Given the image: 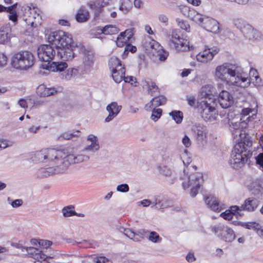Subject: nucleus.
Masks as SVG:
<instances>
[{
	"label": "nucleus",
	"mask_w": 263,
	"mask_h": 263,
	"mask_svg": "<svg viewBox=\"0 0 263 263\" xmlns=\"http://www.w3.org/2000/svg\"><path fill=\"white\" fill-rule=\"evenodd\" d=\"M214 78L229 85H240L248 78L241 65L236 62H225L218 65L215 69Z\"/></svg>",
	"instance_id": "obj_1"
},
{
	"label": "nucleus",
	"mask_w": 263,
	"mask_h": 263,
	"mask_svg": "<svg viewBox=\"0 0 263 263\" xmlns=\"http://www.w3.org/2000/svg\"><path fill=\"white\" fill-rule=\"evenodd\" d=\"M252 140L248 135L234 146L229 160L230 166L234 168H241L252 156Z\"/></svg>",
	"instance_id": "obj_2"
},
{
	"label": "nucleus",
	"mask_w": 263,
	"mask_h": 263,
	"mask_svg": "<svg viewBox=\"0 0 263 263\" xmlns=\"http://www.w3.org/2000/svg\"><path fill=\"white\" fill-rule=\"evenodd\" d=\"M89 159L88 155L82 154H77V156H69L67 159L53 162L54 166L39 169L35 175L37 178H44L54 174H62L65 172L70 165L86 162Z\"/></svg>",
	"instance_id": "obj_3"
},
{
	"label": "nucleus",
	"mask_w": 263,
	"mask_h": 263,
	"mask_svg": "<svg viewBox=\"0 0 263 263\" xmlns=\"http://www.w3.org/2000/svg\"><path fill=\"white\" fill-rule=\"evenodd\" d=\"M184 175L181 178L183 180L182 186L184 190L191 187L190 195L195 197L198 193L200 186L203 183L202 174L196 172L188 174L186 170L183 171Z\"/></svg>",
	"instance_id": "obj_4"
},
{
	"label": "nucleus",
	"mask_w": 263,
	"mask_h": 263,
	"mask_svg": "<svg viewBox=\"0 0 263 263\" xmlns=\"http://www.w3.org/2000/svg\"><path fill=\"white\" fill-rule=\"evenodd\" d=\"M69 156H77L66 149L56 150L55 149H47L36 152L34 154L35 160L43 162L45 160L52 162L67 159Z\"/></svg>",
	"instance_id": "obj_5"
},
{
	"label": "nucleus",
	"mask_w": 263,
	"mask_h": 263,
	"mask_svg": "<svg viewBox=\"0 0 263 263\" xmlns=\"http://www.w3.org/2000/svg\"><path fill=\"white\" fill-rule=\"evenodd\" d=\"M35 62V58L29 51H21L14 54L11 61L13 67L21 70H27L31 67Z\"/></svg>",
	"instance_id": "obj_6"
},
{
	"label": "nucleus",
	"mask_w": 263,
	"mask_h": 263,
	"mask_svg": "<svg viewBox=\"0 0 263 263\" xmlns=\"http://www.w3.org/2000/svg\"><path fill=\"white\" fill-rule=\"evenodd\" d=\"M170 47L177 52H185L190 50L189 41L185 39L179 29H173L168 39Z\"/></svg>",
	"instance_id": "obj_7"
},
{
	"label": "nucleus",
	"mask_w": 263,
	"mask_h": 263,
	"mask_svg": "<svg viewBox=\"0 0 263 263\" xmlns=\"http://www.w3.org/2000/svg\"><path fill=\"white\" fill-rule=\"evenodd\" d=\"M48 40L52 45L55 46L57 50L73 44L71 35L62 30L52 32L49 35Z\"/></svg>",
	"instance_id": "obj_8"
},
{
	"label": "nucleus",
	"mask_w": 263,
	"mask_h": 263,
	"mask_svg": "<svg viewBox=\"0 0 263 263\" xmlns=\"http://www.w3.org/2000/svg\"><path fill=\"white\" fill-rule=\"evenodd\" d=\"M214 102L206 98L202 100L198 105L202 118L206 122H213L217 119L218 111L214 106Z\"/></svg>",
	"instance_id": "obj_9"
},
{
	"label": "nucleus",
	"mask_w": 263,
	"mask_h": 263,
	"mask_svg": "<svg viewBox=\"0 0 263 263\" xmlns=\"http://www.w3.org/2000/svg\"><path fill=\"white\" fill-rule=\"evenodd\" d=\"M212 231L223 241L231 242L235 238L234 231L227 226L222 224L211 227Z\"/></svg>",
	"instance_id": "obj_10"
},
{
	"label": "nucleus",
	"mask_w": 263,
	"mask_h": 263,
	"mask_svg": "<svg viewBox=\"0 0 263 263\" xmlns=\"http://www.w3.org/2000/svg\"><path fill=\"white\" fill-rule=\"evenodd\" d=\"M57 50L53 47L48 45H42L39 47L37 55L39 59L42 61L50 63L52 60L57 57Z\"/></svg>",
	"instance_id": "obj_11"
},
{
	"label": "nucleus",
	"mask_w": 263,
	"mask_h": 263,
	"mask_svg": "<svg viewBox=\"0 0 263 263\" xmlns=\"http://www.w3.org/2000/svg\"><path fill=\"white\" fill-rule=\"evenodd\" d=\"M41 20L40 11L35 8L30 9V14L27 17L25 16L24 18L26 23L33 28L36 27L38 25L41 24Z\"/></svg>",
	"instance_id": "obj_12"
},
{
	"label": "nucleus",
	"mask_w": 263,
	"mask_h": 263,
	"mask_svg": "<svg viewBox=\"0 0 263 263\" xmlns=\"http://www.w3.org/2000/svg\"><path fill=\"white\" fill-rule=\"evenodd\" d=\"M218 51L219 49L217 48H205L196 55L197 60L203 63H208L213 59Z\"/></svg>",
	"instance_id": "obj_13"
},
{
	"label": "nucleus",
	"mask_w": 263,
	"mask_h": 263,
	"mask_svg": "<svg viewBox=\"0 0 263 263\" xmlns=\"http://www.w3.org/2000/svg\"><path fill=\"white\" fill-rule=\"evenodd\" d=\"M122 106L116 102H112L106 106V110L108 112V116L105 119L106 122L112 120L120 112Z\"/></svg>",
	"instance_id": "obj_14"
},
{
	"label": "nucleus",
	"mask_w": 263,
	"mask_h": 263,
	"mask_svg": "<svg viewBox=\"0 0 263 263\" xmlns=\"http://www.w3.org/2000/svg\"><path fill=\"white\" fill-rule=\"evenodd\" d=\"M73 48L74 46L73 43L70 46H66L63 48L57 49V57L63 59L64 60H71L74 56Z\"/></svg>",
	"instance_id": "obj_15"
},
{
	"label": "nucleus",
	"mask_w": 263,
	"mask_h": 263,
	"mask_svg": "<svg viewBox=\"0 0 263 263\" xmlns=\"http://www.w3.org/2000/svg\"><path fill=\"white\" fill-rule=\"evenodd\" d=\"M87 141L90 142V144H87L82 150V152H88L91 153H95L100 149V145L98 138L93 135H89L87 137Z\"/></svg>",
	"instance_id": "obj_16"
},
{
	"label": "nucleus",
	"mask_w": 263,
	"mask_h": 263,
	"mask_svg": "<svg viewBox=\"0 0 263 263\" xmlns=\"http://www.w3.org/2000/svg\"><path fill=\"white\" fill-rule=\"evenodd\" d=\"M201 27L214 33H217L219 30V23L216 20L207 16L204 18Z\"/></svg>",
	"instance_id": "obj_17"
},
{
	"label": "nucleus",
	"mask_w": 263,
	"mask_h": 263,
	"mask_svg": "<svg viewBox=\"0 0 263 263\" xmlns=\"http://www.w3.org/2000/svg\"><path fill=\"white\" fill-rule=\"evenodd\" d=\"M218 102L221 107L227 108L233 104L234 98L228 91L222 90L219 95Z\"/></svg>",
	"instance_id": "obj_18"
},
{
	"label": "nucleus",
	"mask_w": 263,
	"mask_h": 263,
	"mask_svg": "<svg viewBox=\"0 0 263 263\" xmlns=\"http://www.w3.org/2000/svg\"><path fill=\"white\" fill-rule=\"evenodd\" d=\"M243 35L249 40L257 39L260 36V33L249 24L246 23L240 30Z\"/></svg>",
	"instance_id": "obj_19"
},
{
	"label": "nucleus",
	"mask_w": 263,
	"mask_h": 263,
	"mask_svg": "<svg viewBox=\"0 0 263 263\" xmlns=\"http://www.w3.org/2000/svg\"><path fill=\"white\" fill-rule=\"evenodd\" d=\"M41 67L45 69L53 72H61L68 67V65L64 62H52L51 63L43 64Z\"/></svg>",
	"instance_id": "obj_20"
},
{
	"label": "nucleus",
	"mask_w": 263,
	"mask_h": 263,
	"mask_svg": "<svg viewBox=\"0 0 263 263\" xmlns=\"http://www.w3.org/2000/svg\"><path fill=\"white\" fill-rule=\"evenodd\" d=\"M259 204V200L255 198L250 197L246 199L244 203L239 207V211L246 210L249 212L254 211Z\"/></svg>",
	"instance_id": "obj_21"
},
{
	"label": "nucleus",
	"mask_w": 263,
	"mask_h": 263,
	"mask_svg": "<svg viewBox=\"0 0 263 263\" xmlns=\"http://www.w3.org/2000/svg\"><path fill=\"white\" fill-rule=\"evenodd\" d=\"M205 203L213 211L219 212L223 208L222 205L220 204L218 199L214 196H209L205 199Z\"/></svg>",
	"instance_id": "obj_22"
},
{
	"label": "nucleus",
	"mask_w": 263,
	"mask_h": 263,
	"mask_svg": "<svg viewBox=\"0 0 263 263\" xmlns=\"http://www.w3.org/2000/svg\"><path fill=\"white\" fill-rule=\"evenodd\" d=\"M26 251L30 254L34 259L42 262V261L45 260L47 256L46 255L42 253V251L34 247H28L26 249Z\"/></svg>",
	"instance_id": "obj_23"
},
{
	"label": "nucleus",
	"mask_w": 263,
	"mask_h": 263,
	"mask_svg": "<svg viewBox=\"0 0 263 263\" xmlns=\"http://www.w3.org/2000/svg\"><path fill=\"white\" fill-rule=\"evenodd\" d=\"M165 102L166 98L163 96L155 97L152 99L151 101L145 105V109L146 111H151L152 109V107L156 108L159 106L164 105Z\"/></svg>",
	"instance_id": "obj_24"
},
{
	"label": "nucleus",
	"mask_w": 263,
	"mask_h": 263,
	"mask_svg": "<svg viewBox=\"0 0 263 263\" xmlns=\"http://www.w3.org/2000/svg\"><path fill=\"white\" fill-rule=\"evenodd\" d=\"M141 85L143 89H146L148 94L153 96L154 93L158 90V87L156 83L152 80L147 79L141 81Z\"/></svg>",
	"instance_id": "obj_25"
},
{
	"label": "nucleus",
	"mask_w": 263,
	"mask_h": 263,
	"mask_svg": "<svg viewBox=\"0 0 263 263\" xmlns=\"http://www.w3.org/2000/svg\"><path fill=\"white\" fill-rule=\"evenodd\" d=\"M194 131L197 136L198 141L205 140L207 137L206 127L200 124H196L194 126Z\"/></svg>",
	"instance_id": "obj_26"
},
{
	"label": "nucleus",
	"mask_w": 263,
	"mask_h": 263,
	"mask_svg": "<svg viewBox=\"0 0 263 263\" xmlns=\"http://www.w3.org/2000/svg\"><path fill=\"white\" fill-rule=\"evenodd\" d=\"M238 206H232L229 210H226L225 212L221 213L220 216L226 220H230L233 218V215H241Z\"/></svg>",
	"instance_id": "obj_27"
},
{
	"label": "nucleus",
	"mask_w": 263,
	"mask_h": 263,
	"mask_svg": "<svg viewBox=\"0 0 263 263\" xmlns=\"http://www.w3.org/2000/svg\"><path fill=\"white\" fill-rule=\"evenodd\" d=\"M89 18V13L88 11L84 7H81L76 15V21L79 23H83L87 21Z\"/></svg>",
	"instance_id": "obj_28"
},
{
	"label": "nucleus",
	"mask_w": 263,
	"mask_h": 263,
	"mask_svg": "<svg viewBox=\"0 0 263 263\" xmlns=\"http://www.w3.org/2000/svg\"><path fill=\"white\" fill-rule=\"evenodd\" d=\"M120 232L123 233L126 236L136 242L141 241L142 238L139 234L135 233L130 229H126L124 227H120L119 229Z\"/></svg>",
	"instance_id": "obj_29"
},
{
	"label": "nucleus",
	"mask_w": 263,
	"mask_h": 263,
	"mask_svg": "<svg viewBox=\"0 0 263 263\" xmlns=\"http://www.w3.org/2000/svg\"><path fill=\"white\" fill-rule=\"evenodd\" d=\"M125 71V67H121L120 69L111 71L112 78L116 83H119L123 80Z\"/></svg>",
	"instance_id": "obj_30"
},
{
	"label": "nucleus",
	"mask_w": 263,
	"mask_h": 263,
	"mask_svg": "<svg viewBox=\"0 0 263 263\" xmlns=\"http://www.w3.org/2000/svg\"><path fill=\"white\" fill-rule=\"evenodd\" d=\"M240 121H241V122H233V121H231V124H230V127L231 128H233L234 129H235L236 131H235V134L237 136V134H238L240 136V140H243V139L244 138V137H242V133H241V132L242 130L240 129V128H243V124H246V123L245 122V120H242V119L241 118L240 119Z\"/></svg>",
	"instance_id": "obj_31"
},
{
	"label": "nucleus",
	"mask_w": 263,
	"mask_h": 263,
	"mask_svg": "<svg viewBox=\"0 0 263 263\" xmlns=\"http://www.w3.org/2000/svg\"><path fill=\"white\" fill-rule=\"evenodd\" d=\"M151 47L152 49L155 48V46H158L160 49L158 50V55L159 56V59L161 61H165L168 55V52L165 51L164 49L161 48V47H159L158 43L155 41H152L150 42Z\"/></svg>",
	"instance_id": "obj_32"
},
{
	"label": "nucleus",
	"mask_w": 263,
	"mask_h": 263,
	"mask_svg": "<svg viewBox=\"0 0 263 263\" xmlns=\"http://www.w3.org/2000/svg\"><path fill=\"white\" fill-rule=\"evenodd\" d=\"M251 192L252 195L257 197L258 199L261 198L263 194V189L260 184L253 182L251 185Z\"/></svg>",
	"instance_id": "obj_33"
},
{
	"label": "nucleus",
	"mask_w": 263,
	"mask_h": 263,
	"mask_svg": "<svg viewBox=\"0 0 263 263\" xmlns=\"http://www.w3.org/2000/svg\"><path fill=\"white\" fill-rule=\"evenodd\" d=\"M109 68L111 71L112 70H117L120 69L121 67H124L121 61L116 57H111L109 61Z\"/></svg>",
	"instance_id": "obj_34"
},
{
	"label": "nucleus",
	"mask_w": 263,
	"mask_h": 263,
	"mask_svg": "<svg viewBox=\"0 0 263 263\" xmlns=\"http://www.w3.org/2000/svg\"><path fill=\"white\" fill-rule=\"evenodd\" d=\"M101 32L104 34H114L119 31V29L115 26L108 25L101 29Z\"/></svg>",
	"instance_id": "obj_35"
},
{
	"label": "nucleus",
	"mask_w": 263,
	"mask_h": 263,
	"mask_svg": "<svg viewBox=\"0 0 263 263\" xmlns=\"http://www.w3.org/2000/svg\"><path fill=\"white\" fill-rule=\"evenodd\" d=\"M78 70L74 68H69L66 70L64 73L62 74V78L63 80L68 81L70 80L72 78L74 77L77 75Z\"/></svg>",
	"instance_id": "obj_36"
},
{
	"label": "nucleus",
	"mask_w": 263,
	"mask_h": 263,
	"mask_svg": "<svg viewBox=\"0 0 263 263\" xmlns=\"http://www.w3.org/2000/svg\"><path fill=\"white\" fill-rule=\"evenodd\" d=\"M120 2L119 9L124 13L129 12L132 6L130 0H120Z\"/></svg>",
	"instance_id": "obj_37"
},
{
	"label": "nucleus",
	"mask_w": 263,
	"mask_h": 263,
	"mask_svg": "<svg viewBox=\"0 0 263 263\" xmlns=\"http://www.w3.org/2000/svg\"><path fill=\"white\" fill-rule=\"evenodd\" d=\"M10 28L3 27L0 28V43H4L8 40Z\"/></svg>",
	"instance_id": "obj_38"
},
{
	"label": "nucleus",
	"mask_w": 263,
	"mask_h": 263,
	"mask_svg": "<svg viewBox=\"0 0 263 263\" xmlns=\"http://www.w3.org/2000/svg\"><path fill=\"white\" fill-rule=\"evenodd\" d=\"M206 16L203 15L200 13H198L195 11V13L194 14H192V15L190 16V19L194 21L196 23L198 24L199 25L202 26V24H203L204 18L206 17Z\"/></svg>",
	"instance_id": "obj_39"
},
{
	"label": "nucleus",
	"mask_w": 263,
	"mask_h": 263,
	"mask_svg": "<svg viewBox=\"0 0 263 263\" xmlns=\"http://www.w3.org/2000/svg\"><path fill=\"white\" fill-rule=\"evenodd\" d=\"M169 115L177 124L180 123L183 119V113L179 110H173L169 113Z\"/></svg>",
	"instance_id": "obj_40"
},
{
	"label": "nucleus",
	"mask_w": 263,
	"mask_h": 263,
	"mask_svg": "<svg viewBox=\"0 0 263 263\" xmlns=\"http://www.w3.org/2000/svg\"><path fill=\"white\" fill-rule=\"evenodd\" d=\"M152 207L155 206L156 209H163L166 206L165 201L159 198L155 197L154 200L152 201Z\"/></svg>",
	"instance_id": "obj_41"
},
{
	"label": "nucleus",
	"mask_w": 263,
	"mask_h": 263,
	"mask_svg": "<svg viewBox=\"0 0 263 263\" xmlns=\"http://www.w3.org/2000/svg\"><path fill=\"white\" fill-rule=\"evenodd\" d=\"M160 174L165 176H171L172 174L171 169L165 165H159L157 166Z\"/></svg>",
	"instance_id": "obj_42"
},
{
	"label": "nucleus",
	"mask_w": 263,
	"mask_h": 263,
	"mask_svg": "<svg viewBox=\"0 0 263 263\" xmlns=\"http://www.w3.org/2000/svg\"><path fill=\"white\" fill-rule=\"evenodd\" d=\"M74 206L70 205L64 207L62 209V213L64 217H70L74 216V214H76V212L73 210Z\"/></svg>",
	"instance_id": "obj_43"
},
{
	"label": "nucleus",
	"mask_w": 263,
	"mask_h": 263,
	"mask_svg": "<svg viewBox=\"0 0 263 263\" xmlns=\"http://www.w3.org/2000/svg\"><path fill=\"white\" fill-rule=\"evenodd\" d=\"M246 23L245 21L238 17H234L232 20V25L239 30L241 29Z\"/></svg>",
	"instance_id": "obj_44"
},
{
	"label": "nucleus",
	"mask_w": 263,
	"mask_h": 263,
	"mask_svg": "<svg viewBox=\"0 0 263 263\" xmlns=\"http://www.w3.org/2000/svg\"><path fill=\"white\" fill-rule=\"evenodd\" d=\"M36 93L42 97H48L47 87L44 84L39 85L36 88Z\"/></svg>",
	"instance_id": "obj_45"
},
{
	"label": "nucleus",
	"mask_w": 263,
	"mask_h": 263,
	"mask_svg": "<svg viewBox=\"0 0 263 263\" xmlns=\"http://www.w3.org/2000/svg\"><path fill=\"white\" fill-rule=\"evenodd\" d=\"M162 109L160 108L156 109L154 108L152 109V113L151 119L154 121H157L162 115Z\"/></svg>",
	"instance_id": "obj_46"
},
{
	"label": "nucleus",
	"mask_w": 263,
	"mask_h": 263,
	"mask_svg": "<svg viewBox=\"0 0 263 263\" xmlns=\"http://www.w3.org/2000/svg\"><path fill=\"white\" fill-rule=\"evenodd\" d=\"M148 239L154 243H158L161 241V238L160 237L159 234L154 231H152L149 233Z\"/></svg>",
	"instance_id": "obj_47"
},
{
	"label": "nucleus",
	"mask_w": 263,
	"mask_h": 263,
	"mask_svg": "<svg viewBox=\"0 0 263 263\" xmlns=\"http://www.w3.org/2000/svg\"><path fill=\"white\" fill-rule=\"evenodd\" d=\"M182 14L190 18V16L192 14H194L195 13V11L194 9H190L189 7L187 6H183L180 8Z\"/></svg>",
	"instance_id": "obj_48"
},
{
	"label": "nucleus",
	"mask_w": 263,
	"mask_h": 263,
	"mask_svg": "<svg viewBox=\"0 0 263 263\" xmlns=\"http://www.w3.org/2000/svg\"><path fill=\"white\" fill-rule=\"evenodd\" d=\"M13 145V142L4 139H0V149L6 148Z\"/></svg>",
	"instance_id": "obj_49"
},
{
	"label": "nucleus",
	"mask_w": 263,
	"mask_h": 263,
	"mask_svg": "<svg viewBox=\"0 0 263 263\" xmlns=\"http://www.w3.org/2000/svg\"><path fill=\"white\" fill-rule=\"evenodd\" d=\"M213 89V88L211 85H205L204 87H203L201 89L202 93L203 94V95L206 97L212 93Z\"/></svg>",
	"instance_id": "obj_50"
},
{
	"label": "nucleus",
	"mask_w": 263,
	"mask_h": 263,
	"mask_svg": "<svg viewBox=\"0 0 263 263\" xmlns=\"http://www.w3.org/2000/svg\"><path fill=\"white\" fill-rule=\"evenodd\" d=\"M177 22L178 23V25L183 30H185L188 31L190 29V25L187 23V22L185 21H183L182 20H180L179 18L177 19Z\"/></svg>",
	"instance_id": "obj_51"
},
{
	"label": "nucleus",
	"mask_w": 263,
	"mask_h": 263,
	"mask_svg": "<svg viewBox=\"0 0 263 263\" xmlns=\"http://www.w3.org/2000/svg\"><path fill=\"white\" fill-rule=\"evenodd\" d=\"M92 259L96 263H106L108 261V259L103 256H94Z\"/></svg>",
	"instance_id": "obj_52"
},
{
	"label": "nucleus",
	"mask_w": 263,
	"mask_h": 263,
	"mask_svg": "<svg viewBox=\"0 0 263 263\" xmlns=\"http://www.w3.org/2000/svg\"><path fill=\"white\" fill-rule=\"evenodd\" d=\"M129 188L127 184H121L117 186V191L122 193H126L129 191Z\"/></svg>",
	"instance_id": "obj_53"
},
{
	"label": "nucleus",
	"mask_w": 263,
	"mask_h": 263,
	"mask_svg": "<svg viewBox=\"0 0 263 263\" xmlns=\"http://www.w3.org/2000/svg\"><path fill=\"white\" fill-rule=\"evenodd\" d=\"M246 229H253L254 231L255 230H258L259 229V223L255 222H247L246 225Z\"/></svg>",
	"instance_id": "obj_54"
},
{
	"label": "nucleus",
	"mask_w": 263,
	"mask_h": 263,
	"mask_svg": "<svg viewBox=\"0 0 263 263\" xmlns=\"http://www.w3.org/2000/svg\"><path fill=\"white\" fill-rule=\"evenodd\" d=\"M158 20L161 23L164 24L165 26L167 25L168 22V18L166 15L164 14H159L158 15Z\"/></svg>",
	"instance_id": "obj_55"
},
{
	"label": "nucleus",
	"mask_w": 263,
	"mask_h": 263,
	"mask_svg": "<svg viewBox=\"0 0 263 263\" xmlns=\"http://www.w3.org/2000/svg\"><path fill=\"white\" fill-rule=\"evenodd\" d=\"M163 159L167 164H173L175 160V157L172 155L164 156Z\"/></svg>",
	"instance_id": "obj_56"
},
{
	"label": "nucleus",
	"mask_w": 263,
	"mask_h": 263,
	"mask_svg": "<svg viewBox=\"0 0 263 263\" xmlns=\"http://www.w3.org/2000/svg\"><path fill=\"white\" fill-rule=\"evenodd\" d=\"M255 159L256 163L263 168V153H259L255 157Z\"/></svg>",
	"instance_id": "obj_57"
},
{
	"label": "nucleus",
	"mask_w": 263,
	"mask_h": 263,
	"mask_svg": "<svg viewBox=\"0 0 263 263\" xmlns=\"http://www.w3.org/2000/svg\"><path fill=\"white\" fill-rule=\"evenodd\" d=\"M182 142L185 147H189L191 145V141L189 137L186 135L182 138Z\"/></svg>",
	"instance_id": "obj_58"
},
{
	"label": "nucleus",
	"mask_w": 263,
	"mask_h": 263,
	"mask_svg": "<svg viewBox=\"0 0 263 263\" xmlns=\"http://www.w3.org/2000/svg\"><path fill=\"white\" fill-rule=\"evenodd\" d=\"M84 63L87 66H91L93 64V58L92 56H85L84 58Z\"/></svg>",
	"instance_id": "obj_59"
},
{
	"label": "nucleus",
	"mask_w": 263,
	"mask_h": 263,
	"mask_svg": "<svg viewBox=\"0 0 263 263\" xmlns=\"http://www.w3.org/2000/svg\"><path fill=\"white\" fill-rule=\"evenodd\" d=\"M10 14L8 15L9 19L12 21L13 23L16 24L17 22V14L16 12L12 13H9Z\"/></svg>",
	"instance_id": "obj_60"
},
{
	"label": "nucleus",
	"mask_w": 263,
	"mask_h": 263,
	"mask_svg": "<svg viewBox=\"0 0 263 263\" xmlns=\"http://www.w3.org/2000/svg\"><path fill=\"white\" fill-rule=\"evenodd\" d=\"M249 75L250 77L254 78L256 81L259 79L257 71L255 69L251 68L250 70Z\"/></svg>",
	"instance_id": "obj_61"
},
{
	"label": "nucleus",
	"mask_w": 263,
	"mask_h": 263,
	"mask_svg": "<svg viewBox=\"0 0 263 263\" xmlns=\"http://www.w3.org/2000/svg\"><path fill=\"white\" fill-rule=\"evenodd\" d=\"M59 91V90L57 88L55 87H47V93L48 97L50 96L54 95L57 93Z\"/></svg>",
	"instance_id": "obj_62"
},
{
	"label": "nucleus",
	"mask_w": 263,
	"mask_h": 263,
	"mask_svg": "<svg viewBox=\"0 0 263 263\" xmlns=\"http://www.w3.org/2000/svg\"><path fill=\"white\" fill-rule=\"evenodd\" d=\"M23 203L22 199H15L11 202V204L13 208H16L21 206Z\"/></svg>",
	"instance_id": "obj_63"
},
{
	"label": "nucleus",
	"mask_w": 263,
	"mask_h": 263,
	"mask_svg": "<svg viewBox=\"0 0 263 263\" xmlns=\"http://www.w3.org/2000/svg\"><path fill=\"white\" fill-rule=\"evenodd\" d=\"M7 58L6 56L0 53V66H4L7 64Z\"/></svg>",
	"instance_id": "obj_64"
}]
</instances>
